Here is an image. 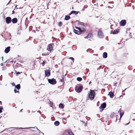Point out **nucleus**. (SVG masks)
<instances>
[{"label": "nucleus", "mask_w": 135, "mask_h": 135, "mask_svg": "<svg viewBox=\"0 0 135 135\" xmlns=\"http://www.w3.org/2000/svg\"><path fill=\"white\" fill-rule=\"evenodd\" d=\"M90 91L88 93V97L91 100H93L95 95V92L94 90L91 89L90 90Z\"/></svg>", "instance_id": "nucleus-1"}, {"label": "nucleus", "mask_w": 135, "mask_h": 135, "mask_svg": "<svg viewBox=\"0 0 135 135\" xmlns=\"http://www.w3.org/2000/svg\"><path fill=\"white\" fill-rule=\"evenodd\" d=\"M83 86L81 85L78 84L75 87V89L76 91L78 93L81 92L83 89Z\"/></svg>", "instance_id": "nucleus-2"}, {"label": "nucleus", "mask_w": 135, "mask_h": 135, "mask_svg": "<svg viewBox=\"0 0 135 135\" xmlns=\"http://www.w3.org/2000/svg\"><path fill=\"white\" fill-rule=\"evenodd\" d=\"M48 80L49 83L52 85L55 84L56 83V79L54 78L51 79H49Z\"/></svg>", "instance_id": "nucleus-3"}, {"label": "nucleus", "mask_w": 135, "mask_h": 135, "mask_svg": "<svg viewBox=\"0 0 135 135\" xmlns=\"http://www.w3.org/2000/svg\"><path fill=\"white\" fill-rule=\"evenodd\" d=\"M98 35L100 38H102L104 36L103 34L102 31L99 30L98 32Z\"/></svg>", "instance_id": "nucleus-4"}, {"label": "nucleus", "mask_w": 135, "mask_h": 135, "mask_svg": "<svg viewBox=\"0 0 135 135\" xmlns=\"http://www.w3.org/2000/svg\"><path fill=\"white\" fill-rule=\"evenodd\" d=\"M46 76L48 77L50 75V71L49 69L45 70Z\"/></svg>", "instance_id": "nucleus-5"}, {"label": "nucleus", "mask_w": 135, "mask_h": 135, "mask_svg": "<svg viewBox=\"0 0 135 135\" xmlns=\"http://www.w3.org/2000/svg\"><path fill=\"white\" fill-rule=\"evenodd\" d=\"M126 23V20H123L120 21L119 22V25L120 26H124Z\"/></svg>", "instance_id": "nucleus-6"}, {"label": "nucleus", "mask_w": 135, "mask_h": 135, "mask_svg": "<svg viewBox=\"0 0 135 135\" xmlns=\"http://www.w3.org/2000/svg\"><path fill=\"white\" fill-rule=\"evenodd\" d=\"M75 28L76 29L81 31V34L83 32H85V29L83 28H80L76 26L75 27Z\"/></svg>", "instance_id": "nucleus-7"}, {"label": "nucleus", "mask_w": 135, "mask_h": 135, "mask_svg": "<svg viewBox=\"0 0 135 135\" xmlns=\"http://www.w3.org/2000/svg\"><path fill=\"white\" fill-rule=\"evenodd\" d=\"M6 23L9 24L11 22V17H8L6 18Z\"/></svg>", "instance_id": "nucleus-8"}, {"label": "nucleus", "mask_w": 135, "mask_h": 135, "mask_svg": "<svg viewBox=\"0 0 135 135\" xmlns=\"http://www.w3.org/2000/svg\"><path fill=\"white\" fill-rule=\"evenodd\" d=\"M48 51L51 52L53 50V47L52 46V44H49L48 46Z\"/></svg>", "instance_id": "nucleus-9"}, {"label": "nucleus", "mask_w": 135, "mask_h": 135, "mask_svg": "<svg viewBox=\"0 0 135 135\" xmlns=\"http://www.w3.org/2000/svg\"><path fill=\"white\" fill-rule=\"evenodd\" d=\"M119 114H120V118L119 119V122H120V119L122 118L123 114L124 113V112L122 110H121V109H120L119 110Z\"/></svg>", "instance_id": "nucleus-10"}, {"label": "nucleus", "mask_w": 135, "mask_h": 135, "mask_svg": "<svg viewBox=\"0 0 135 135\" xmlns=\"http://www.w3.org/2000/svg\"><path fill=\"white\" fill-rule=\"evenodd\" d=\"M114 92H112V91L110 92H109L108 94V95H109L110 98H113L114 97Z\"/></svg>", "instance_id": "nucleus-11"}, {"label": "nucleus", "mask_w": 135, "mask_h": 135, "mask_svg": "<svg viewBox=\"0 0 135 135\" xmlns=\"http://www.w3.org/2000/svg\"><path fill=\"white\" fill-rule=\"evenodd\" d=\"M93 35L91 33H89L87 35L86 37H85V38H90L93 37Z\"/></svg>", "instance_id": "nucleus-12"}, {"label": "nucleus", "mask_w": 135, "mask_h": 135, "mask_svg": "<svg viewBox=\"0 0 135 135\" xmlns=\"http://www.w3.org/2000/svg\"><path fill=\"white\" fill-rule=\"evenodd\" d=\"M18 21V20L17 18H15L11 20V21H12L13 23H17Z\"/></svg>", "instance_id": "nucleus-13"}, {"label": "nucleus", "mask_w": 135, "mask_h": 135, "mask_svg": "<svg viewBox=\"0 0 135 135\" xmlns=\"http://www.w3.org/2000/svg\"><path fill=\"white\" fill-rule=\"evenodd\" d=\"M74 32L76 34L78 35H80L81 34V31L79 30H74Z\"/></svg>", "instance_id": "nucleus-14"}, {"label": "nucleus", "mask_w": 135, "mask_h": 135, "mask_svg": "<svg viewBox=\"0 0 135 135\" xmlns=\"http://www.w3.org/2000/svg\"><path fill=\"white\" fill-rule=\"evenodd\" d=\"M119 29H117L114 30V31H112V33L113 34H117L119 32Z\"/></svg>", "instance_id": "nucleus-15"}, {"label": "nucleus", "mask_w": 135, "mask_h": 135, "mask_svg": "<svg viewBox=\"0 0 135 135\" xmlns=\"http://www.w3.org/2000/svg\"><path fill=\"white\" fill-rule=\"evenodd\" d=\"M79 12L78 11H72L69 14V15H71L73 14H74L75 15H77L78 13Z\"/></svg>", "instance_id": "nucleus-16"}, {"label": "nucleus", "mask_w": 135, "mask_h": 135, "mask_svg": "<svg viewBox=\"0 0 135 135\" xmlns=\"http://www.w3.org/2000/svg\"><path fill=\"white\" fill-rule=\"evenodd\" d=\"M106 106V104L105 103H103L101 105V106H100L99 108H102L103 109H104L105 108Z\"/></svg>", "instance_id": "nucleus-17"}, {"label": "nucleus", "mask_w": 135, "mask_h": 135, "mask_svg": "<svg viewBox=\"0 0 135 135\" xmlns=\"http://www.w3.org/2000/svg\"><path fill=\"white\" fill-rule=\"evenodd\" d=\"M10 47L9 46L8 47H7L5 50L4 52L6 53H7L9 52L10 50Z\"/></svg>", "instance_id": "nucleus-18"}, {"label": "nucleus", "mask_w": 135, "mask_h": 135, "mask_svg": "<svg viewBox=\"0 0 135 135\" xmlns=\"http://www.w3.org/2000/svg\"><path fill=\"white\" fill-rule=\"evenodd\" d=\"M68 132L69 135H74L70 130H68Z\"/></svg>", "instance_id": "nucleus-19"}, {"label": "nucleus", "mask_w": 135, "mask_h": 135, "mask_svg": "<svg viewBox=\"0 0 135 135\" xmlns=\"http://www.w3.org/2000/svg\"><path fill=\"white\" fill-rule=\"evenodd\" d=\"M107 57V54L106 52H104L103 54V58H106Z\"/></svg>", "instance_id": "nucleus-20"}, {"label": "nucleus", "mask_w": 135, "mask_h": 135, "mask_svg": "<svg viewBox=\"0 0 135 135\" xmlns=\"http://www.w3.org/2000/svg\"><path fill=\"white\" fill-rule=\"evenodd\" d=\"M46 63V61L44 60L42 62H41V64L42 65V66H44L45 65Z\"/></svg>", "instance_id": "nucleus-21"}, {"label": "nucleus", "mask_w": 135, "mask_h": 135, "mask_svg": "<svg viewBox=\"0 0 135 135\" xmlns=\"http://www.w3.org/2000/svg\"><path fill=\"white\" fill-rule=\"evenodd\" d=\"M70 17L68 15L66 16L65 18V20H68L70 18Z\"/></svg>", "instance_id": "nucleus-22"}, {"label": "nucleus", "mask_w": 135, "mask_h": 135, "mask_svg": "<svg viewBox=\"0 0 135 135\" xmlns=\"http://www.w3.org/2000/svg\"><path fill=\"white\" fill-rule=\"evenodd\" d=\"M15 87L17 89L19 90L21 88L20 85V84H17L15 86Z\"/></svg>", "instance_id": "nucleus-23"}, {"label": "nucleus", "mask_w": 135, "mask_h": 135, "mask_svg": "<svg viewBox=\"0 0 135 135\" xmlns=\"http://www.w3.org/2000/svg\"><path fill=\"white\" fill-rule=\"evenodd\" d=\"M116 115H115V113H112L110 115V117L112 118L114 117Z\"/></svg>", "instance_id": "nucleus-24"}, {"label": "nucleus", "mask_w": 135, "mask_h": 135, "mask_svg": "<svg viewBox=\"0 0 135 135\" xmlns=\"http://www.w3.org/2000/svg\"><path fill=\"white\" fill-rule=\"evenodd\" d=\"M59 124V122L57 121H55L54 123L55 125L56 126H58Z\"/></svg>", "instance_id": "nucleus-25"}, {"label": "nucleus", "mask_w": 135, "mask_h": 135, "mask_svg": "<svg viewBox=\"0 0 135 135\" xmlns=\"http://www.w3.org/2000/svg\"><path fill=\"white\" fill-rule=\"evenodd\" d=\"M61 79H60V80L61 82H64V76L63 75L61 77Z\"/></svg>", "instance_id": "nucleus-26"}, {"label": "nucleus", "mask_w": 135, "mask_h": 135, "mask_svg": "<svg viewBox=\"0 0 135 135\" xmlns=\"http://www.w3.org/2000/svg\"><path fill=\"white\" fill-rule=\"evenodd\" d=\"M82 78H81L80 77H78L77 78V80L79 81H81L82 80Z\"/></svg>", "instance_id": "nucleus-27"}, {"label": "nucleus", "mask_w": 135, "mask_h": 135, "mask_svg": "<svg viewBox=\"0 0 135 135\" xmlns=\"http://www.w3.org/2000/svg\"><path fill=\"white\" fill-rule=\"evenodd\" d=\"M59 106L62 109H63L64 108L63 105V104H62V103L60 104L59 105Z\"/></svg>", "instance_id": "nucleus-28"}, {"label": "nucleus", "mask_w": 135, "mask_h": 135, "mask_svg": "<svg viewBox=\"0 0 135 135\" xmlns=\"http://www.w3.org/2000/svg\"><path fill=\"white\" fill-rule=\"evenodd\" d=\"M62 25V23L61 22H60L58 23V26H61Z\"/></svg>", "instance_id": "nucleus-29"}, {"label": "nucleus", "mask_w": 135, "mask_h": 135, "mask_svg": "<svg viewBox=\"0 0 135 135\" xmlns=\"http://www.w3.org/2000/svg\"><path fill=\"white\" fill-rule=\"evenodd\" d=\"M3 108L2 106L0 107V113L2 112V110L3 109Z\"/></svg>", "instance_id": "nucleus-30"}, {"label": "nucleus", "mask_w": 135, "mask_h": 135, "mask_svg": "<svg viewBox=\"0 0 135 135\" xmlns=\"http://www.w3.org/2000/svg\"><path fill=\"white\" fill-rule=\"evenodd\" d=\"M42 55L46 56V55H48L49 54V53H42Z\"/></svg>", "instance_id": "nucleus-31"}, {"label": "nucleus", "mask_w": 135, "mask_h": 135, "mask_svg": "<svg viewBox=\"0 0 135 135\" xmlns=\"http://www.w3.org/2000/svg\"><path fill=\"white\" fill-rule=\"evenodd\" d=\"M14 91L15 93H19V90L17 91V90L15 89L14 90Z\"/></svg>", "instance_id": "nucleus-32"}, {"label": "nucleus", "mask_w": 135, "mask_h": 135, "mask_svg": "<svg viewBox=\"0 0 135 135\" xmlns=\"http://www.w3.org/2000/svg\"><path fill=\"white\" fill-rule=\"evenodd\" d=\"M16 74L17 75L20 74L21 73H22V72H17V71H16Z\"/></svg>", "instance_id": "nucleus-33"}, {"label": "nucleus", "mask_w": 135, "mask_h": 135, "mask_svg": "<svg viewBox=\"0 0 135 135\" xmlns=\"http://www.w3.org/2000/svg\"><path fill=\"white\" fill-rule=\"evenodd\" d=\"M69 59H71L73 61V62H74V59L72 57H70L69 58Z\"/></svg>", "instance_id": "nucleus-34"}, {"label": "nucleus", "mask_w": 135, "mask_h": 135, "mask_svg": "<svg viewBox=\"0 0 135 135\" xmlns=\"http://www.w3.org/2000/svg\"><path fill=\"white\" fill-rule=\"evenodd\" d=\"M115 117L116 118V120H115V121H116L117 120V118H118V117L119 118V116L118 115H116L115 116Z\"/></svg>", "instance_id": "nucleus-35"}, {"label": "nucleus", "mask_w": 135, "mask_h": 135, "mask_svg": "<svg viewBox=\"0 0 135 135\" xmlns=\"http://www.w3.org/2000/svg\"><path fill=\"white\" fill-rule=\"evenodd\" d=\"M11 84L13 86H15V84L14 83H11Z\"/></svg>", "instance_id": "nucleus-36"}, {"label": "nucleus", "mask_w": 135, "mask_h": 135, "mask_svg": "<svg viewBox=\"0 0 135 135\" xmlns=\"http://www.w3.org/2000/svg\"><path fill=\"white\" fill-rule=\"evenodd\" d=\"M50 104H51V107H52V106H53V103H50Z\"/></svg>", "instance_id": "nucleus-37"}, {"label": "nucleus", "mask_w": 135, "mask_h": 135, "mask_svg": "<svg viewBox=\"0 0 135 135\" xmlns=\"http://www.w3.org/2000/svg\"><path fill=\"white\" fill-rule=\"evenodd\" d=\"M91 81H90L89 82V85L91 83Z\"/></svg>", "instance_id": "nucleus-38"}, {"label": "nucleus", "mask_w": 135, "mask_h": 135, "mask_svg": "<svg viewBox=\"0 0 135 135\" xmlns=\"http://www.w3.org/2000/svg\"><path fill=\"white\" fill-rule=\"evenodd\" d=\"M0 104L1 105H2V102L1 101H0Z\"/></svg>", "instance_id": "nucleus-39"}, {"label": "nucleus", "mask_w": 135, "mask_h": 135, "mask_svg": "<svg viewBox=\"0 0 135 135\" xmlns=\"http://www.w3.org/2000/svg\"><path fill=\"white\" fill-rule=\"evenodd\" d=\"M14 11H12V14H14Z\"/></svg>", "instance_id": "nucleus-40"}, {"label": "nucleus", "mask_w": 135, "mask_h": 135, "mask_svg": "<svg viewBox=\"0 0 135 135\" xmlns=\"http://www.w3.org/2000/svg\"><path fill=\"white\" fill-rule=\"evenodd\" d=\"M84 23L82 22L81 23L82 25H84Z\"/></svg>", "instance_id": "nucleus-41"}, {"label": "nucleus", "mask_w": 135, "mask_h": 135, "mask_svg": "<svg viewBox=\"0 0 135 135\" xmlns=\"http://www.w3.org/2000/svg\"><path fill=\"white\" fill-rule=\"evenodd\" d=\"M2 60L3 61V56L2 57Z\"/></svg>", "instance_id": "nucleus-42"}, {"label": "nucleus", "mask_w": 135, "mask_h": 135, "mask_svg": "<svg viewBox=\"0 0 135 135\" xmlns=\"http://www.w3.org/2000/svg\"><path fill=\"white\" fill-rule=\"evenodd\" d=\"M1 65H2V66L3 65V64L2 63H1Z\"/></svg>", "instance_id": "nucleus-43"}, {"label": "nucleus", "mask_w": 135, "mask_h": 135, "mask_svg": "<svg viewBox=\"0 0 135 135\" xmlns=\"http://www.w3.org/2000/svg\"><path fill=\"white\" fill-rule=\"evenodd\" d=\"M16 7H17V5L16 6Z\"/></svg>", "instance_id": "nucleus-44"}, {"label": "nucleus", "mask_w": 135, "mask_h": 135, "mask_svg": "<svg viewBox=\"0 0 135 135\" xmlns=\"http://www.w3.org/2000/svg\"><path fill=\"white\" fill-rule=\"evenodd\" d=\"M134 113V114H135V113Z\"/></svg>", "instance_id": "nucleus-45"}, {"label": "nucleus", "mask_w": 135, "mask_h": 135, "mask_svg": "<svg viewBox=\"0 0 135 135\" xmlns=\"http://www.w3.org/2000/svg\"><path fill=\"white\" fill-rule=\"evenodd\" d=\"M66 135H69L68 134H66Z\"/></svg>", "instance_id": "nucleus-46"}]
</instances>
